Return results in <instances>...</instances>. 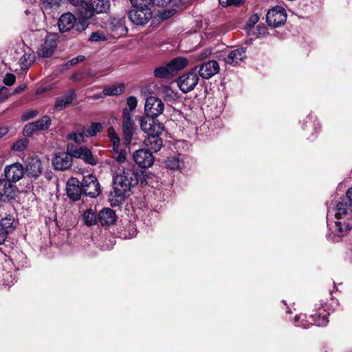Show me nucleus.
<instances>
[{
	"label": "nucleus",
	"mask_w": 352,
	"mask_h": 352,
	"mask_svg": "<svg viewBox=\"0 0 352 352\" xmlns=\"http://www.w3.org/2000/svg\"><path fill=\"white\" fill-rule=\"evenodd\" d=\"M8 132V129L6 127L0 128V138H1L3 135L7 134Z\"/></svg>",
	"instance_id": "obj_61"
},
{
	"label": "nucleus",
	"mask_w": 352,
	"mask_h": 352,
	"mask_svg": "<svg viewBox=\"0 0 352 352\" xmlns=\"http://www.w3.org/2000/svg\"><path fill=\"white\" fill-rule=\"evenodd\" d=\"M35 126H34L33 122H30L27 124L23 131V135L25 136H31L33 133L36 132L35 129Z\"/></svg>",
	"instance_id": "obj_45"
},
{
	"label": "nucleus",
	"mask_w": 352,
	"mask_h": 352,
	"mask_svg": "<svg viewBox=\"0 0 352 352\" xmlns=\"http://www.w3.org/2000/svg\"><path fill=\"white\" fill-rule=\"evenodd\" d=\"M89 40L91 42L104 41L107 40V37L103 32L97 31L91 34Z\"/></svg>",
	"instance_id": "obj_41"
},
{
	"label": "nucleus",
	"mask_w": 352,
	"mask_h": 352,
	"mask_svg": "<svg viewBox=\"0 0 352 352\" xmlns=\"http://www.w3.org/2000/svg\"><path fill=\"white\" fill-rule=\"evenodd\" d=\"M126 103L129 107V111L130 112L131 111H133L136 108L138 103L137 99L134 96H130L127 98Z\"/></svg>",
	"instance_id": "obj_51"
},
{
	"label": "nucleus",
	"mask_w": 352,
	"mask_h": 352,
	"mask_svg": "<svg viewBox=\"0 0 352 352\" xmlns=\"http://www.w3.org/2000/svg\"><path fill=\"white\" fill-rule=\"evenodd\" d=\"M109 9V0H91L89 4H86L83 16L86 19H91L94 14L106 13Z\"/></svg>",
	"instance_id": "obj_4"
},
{
	"label": "nucleus",
	"mask_w": 352,
	"mask_h": 352,
	"mask_svg": "<svg viewBox=\"0 0 352 352\" xmlns=\"http://www.w3.org/2000/svg\"><path fill=\"white\" fill-rule=\"evenodd\" d=\"M174 75L168 63L164 66L155 68V77L168 78Z\"/></svg>",
	"instance_id": "obj_34"
},
{
	"label": "nucleus",
	"mask_w": 352,
	"mask_h": 352,
	"mask_svg": "<svg viewBox=\"0 0 352 352\" xmlns=\"http://www.w3.org/2000/svg\"><path fill=\"white\" fill-rule=\"evenodd\" d=\"M81 185L82 192L86 196L95 198L99 195L100 184L96 177L91 175L84 177Z\"/></svg>",
	"instance_id": "obj_9"
},
{
	"label": "nucleus",
	"mask_w": 352,
	"mask_h": 352,
	"mask_svg": "<svg viewBox=\"0 0 352 352\" xmlns=\"http://www.w3.org/2000/svg\"><path fill=\"white\" fill-rule=\"evenodd\" d=\"M305 318V316L304 314L296 315L294 318V325L307 329L310 324L324 326L329 322L327 315L325 314V310H321L320 307H319L318 313L317 311L316 314L310 315L309 318L311 321H308Z\"/></svg>",
	"instance_id": "obj_2"
},
{
	"label": "nucleus",
	"mask_w": 352,
	"mask_h": 352,
	"mask_svg": "<svg viewBox=\"0 0 352 352\" xmlns=\"http://www.w3.org/2000/svg\"><path fill=\"white\" fill-rule=\"evenodd\" d=\"M133 157L136 164L142 168L151 167L154 163V156L148 149H139L133 153Z\"/></svg>",
	"instance_id": "obj_15"
},
{
	"label": "nucleus",
	"mask_w": 352,
	"mask_h": 352,
	"mask_svg": "<svg viewBox=\"0 0 352 352\" xmlns=\"http://www.w3.org/2000/svg\"><path fill=\"white\" fill-rule=\"evenodd\" d=\"M116 219V212L109 208H103L98 213V222L102 226H109L114 224Z\"/></svg>",
	"instance_id": "obj_24"
},
{
	"label": "nucleus",
	"mask_w": 352,
	"mask_h": 352,
	"mask_svg": "<svg viewBox=\"0 0 352 352\" xmlns=\"http://www.w3.org/2000/svg\"><path fill=\"white\" fill-rule=\"evenodd\" d=\"M4 175L6 179L13 183H16L23 177L25 175V168L21 163L16 162L10 165L6 166L4 168Z\"/></svg>",
	"instance_id": "obj_13"
},
{
	"label": "nucleus",
	"mask_w": 352,
	"mask_h": 352,
	"mask_svg": "<svg viewBox=\"0 0 352 352\" xmlns=\"http://www.w3.org/2000/svg\"><path fill=\"white\" fill-rule=\"evenodd\" d=\"M164 93L166 97H172L173 94H174V91L169 86H165L164 87Z\"/></svg>",
	"instance_id": "obj_57"
},
{
	"label": "nucleus",
	"mask_w": 352,
	"mask_h": 352,
	"mask_svg": "<svg viewBox=\"0 0 352 352\" xmlns=\"http://www.w3.org/2000/svg\"><path fill=\"white\" fill-rule=\"evenodd\" d=\"M14 219L11 215H8L3 218L0 221V229L7 234L10 233L14 229Z\"/></svg>",
	"instance_id": "obj_27"
},
{
	"label": "nucleus",
	"mask_w": 352,
	"mask_h": 352,
	"mask_svg": "<svg viewBox=\"0 0 352 352\" xmlns=\"http://www.w3.org/2000/svg\"><path fill=\"white\" fill-rule=\"evenodd\" d=\"M132 8H152L154 6V0H129Z\"/></svg>",
	"instance_id": "obj_38"
},
{
	"label": "nucleus",
	"mask_w": 352,
	"mask_h": 352,
	"mask_svg": "<svg viewBox=\"0 0 352 352\" xmlns=\"http://www.w3.org/2000/svg\"><path fill=\"white\" fill-rule=\"evenodd\" d=\"M137 182V175L133 171L129 169L119 170L113 177L115 196L124 199Z\"/></svg>",
	"instance_id": "obj_1"
},
{
	"label": "nucleus",
	"mask_w": 352,
	"mask_h": 352,
	"mask_svg": "<svg viewBox=\"0 0 352 352\" xmlns=\"http://www.w3.org/2000/svg\"><path fill=\"white\" fill-rule=\"evenodd\" d=\"M171 0H155V6L164 7L170 3Z\"/></svg>",
	"instance_id": "obj_54"
},
{
	"label": "nucleus",
	"mask_w": 352,
	"mask_h": 352,
	"mask_svg": "<svg viewBox=\"0 0 352 352\" xmlns=\"http://www.w3.org/2000/svg\"><path fill=\"white\" fill-rule=\"evenodd\" d=\"M115 154L113 155V158L118 162H124L126 160V152L124 150H121L120 151H114Z\"/></svg>",
	"instance_id": "obj_47"
},
{
	"label": "nucleus",
	"mask_w": 352,
	"mask_h": 352,
	"mask_svg": "<svg viewBox=\"0 0 352 352\" xmlns=\"http://www.w3.org/2000/svg\"><path fill=\"white\" fill-rule=\"evenodd\" d=\"M76 95L73 90L67 91L64 96L56 98L54 109L56 111H62L70 104L76 98Z\"/></svg>",
	"instance_id": "obj_25"
},
{
	"label": "nucleus",
	"mask_w": 352,
	"mask_h": 352,
	"mask_svg": "<svg viewBox=\"0 0 352 352\" xmlns=\"http://www.w3.org/2000/svg\"><path fill=\"white\" fill-rule=\"evenodd\" d=\"M330 214V210L328 207V210L327 213V225L329 226V229L331 230L333 236L335 238L334 241H338L341 237L344 236L345 234H346L347 232L351 229V226L346 223L345 222H342L337 221L334 223L333 225H330L329 223V217Z\"/></svg>",
	"instance_id": "obj_17"
},
{
	"label": "nucleus",
	"mask_w": 352,
	"mask_h": 352,
	"mask_svg": "<svg viewBox=\"0 0 352 352\" xmlns=\"http://www.w3.org/2000/svg\"><path fill=\"white\" fill-rule=\"evenodd\" d=\"M311 119H312V117H311V116H309L307 117V120H309V121H311ZM307 122H308V121H307Z\"/></svg>",
	"instance_id": "obj_64"
},
{
	"label": "nucleus",
	"mask_w": 352,
	"mask_h": 352,
	"mask_svg": "<svg viewBox=\"0 0 352 352\" xmlns=\"http://www.w3.org/2000/svg\"><path fill=\"white\" fill-rule=\"evenodd\" d=\"M122 120L124 139L126 144H129L134 133V122L131 119V114L127 108L123 109Z\"/></svg>",
	"instance_id": "obj_14"
},
{
	"label": "nucleus",
	"mask_w": 352,
	"mask_h": 352,
	"mask_svg": "<svg viewBox=\"0 0 352 352\" xmlns=\"http://www.w3.org/2000/svg\"><path fill=\"white\" fill-rule=\"evenodd\" d=\"M127 16L133 24L144 25L152 19L153 12L151 8H132L127 12Z\"/></svg>",
	"instance_id": "obj_3"
},
{
	"label": "nucleus",
	"mask_w": 352,
	"mask_h": 352,
	"mask_svg": "<svg viewBox=\"0 0 352 352\" xmlns=\"http://www.w3.org/2000/svg\"><path fill=\"white\" fill-rule=\"evenodd\" d=\"M108 135L112 143L113 151H117L120 146V138L115 131L113 127L111 126L108 129Z\"/></svg>",
	"instance_id": "obj_36"
},
{
	"label": "nucleus",
	"mask_w": 352,
	"mask_h": 352,
	"mask_svg": "<svg viewBox=\"0 0 352 352\" xmlns=\"http://www.w3.org/2000/svg\"><path fill=\"white\" fill-rule=\"evenodd\" d=\"M102 94H95L94 96H92L93 99L94 100H97V99H100V98H102Z\"/></svg>",
	"instance_id": "obj_62"
},
{
	"label": "nucleus",
	"mask_w": 352,
	"mask_h": 352,
	"mask_svg": "<svg viewBox=\"0 0 352 352\" xmlns=\"http://www.w3.org/2000/svg\"><path fill=\"white\" fill-rule=\"evenodd\" d=\"M220 70L219 65L216 60H209L199 66V75L204 79H209L218 74Z\"/></svg>",
	"instance_id": "obj_16"
},
{
	"label": "nucleus",
	"mask_w": 352,
	"mask_h": 352,
	"mask_svg": "<svg viewBox=\"0 0 352 352\" xmlns=\"http://www.w3.org/2000/svg\"><path fill=\"white\" fill-rule=\"evenodd\" d=\"M125 85L124 83L113 85L103 89L102 94L105 96H118L124 91Z\"/></svg>",
	"instance_id": "obj_31"
},
{
	"label": "nucleus",
	"mask_w": 352,
	"mask_h": 352,
	"mask_svg": "<svg viewBox=\"0 0 352 352\" xmlns=\"http://www.w3.org/2000/svg\"><path fill=\"white\" fill-rule=\"evenodd\" d=\"M175 13V9L165 10L162 12H159L157 14V17L160 21H164L174 16Z\"/></svg>",
	"instance_id": "obj_42"
},
{
	"label": "nucleus",
	"mask_w": 352,
	"mask_h": 352,
	"mask_svg": "<svg viewBox=\"0 0 352 352\" xmlns=\"http://www.w3.org/2000/svg\"><path fill=\"white\" fill-rule=\"evenodd\" d=\"M195 69H193L195 71ZM199 76L195 72H187L180 76L177 80V85L183 93H188L196 87Z\"/></svg>",
	"instance_id": "obj_5"
},
{
	"label": "nucleus",
	"mask_w": 352,
	"mask_h": 352,
	"mask_svg": "<svg viewBox=\"0 0 352 352\" xmlns=\"http://www.w3.org/2000/svg\"><path fill=\"white\" fill-rule=\"evenodd\" d=\"M85 135L83 130L79 133H69L67 136V139L72 140L78 144H80L84 142V138Z\"/></svg>",
	"instance_id": "obj_40"
},
{
	"label": "nucleus",
	"mask_w": 352,
	"mask_h": 352,
	"mask_svg": "<svg viewBox=\"0 0 352 352\" xmlns=\"http://www.w3.org/2000/svg\"><path fill=\"white\" fill-rule=\"evenodd\" d=\"M286 19V10L281 6L272 8L266 14V22L271 27L276 28L283 25Z\"/></svg>",
	"instance_id": "obj_6"
},
{
	"label": "nucleus",
	"mask_w": 352,
	"mask_h": 352,
	"mask_svg": "<svg viewBox=\"0 0 352 352\" xmlns=\"http://www.w3.org/2000/svg\"><path fill=\"white\" fill-rule=\"evenodd\" d=\"M141 92L142 95L146 96L144 106L145 113H154L153 112V107L154 105V97L148 96L151 94V93L148 91V89L147 87H143L141 90Z\"/></svg>",
	"instance_id": "obj_30"
},
{
	"label": "nucleus",
	"mask_w": 352,
	"mask_h": 352,
	"mask_svg": "<svg viewBox=\"0 0 352 352\" xmlns=\"http://www.w3.org/2000/svg\"><path fill=\"white\" fill-rule=\"evenodd\" d=\"M33 60L31 54L25 53L19 59V65L21 69H28L32 65Z\"/></svg>",
	"instance_id": "obj_37"
},
{
	"label": "nucleus",
	"mask_w": 352,
	"mask_h": 352,
	"mask_svg": "<svg viewBox=\"0 0 352 352\" xmlns=\"http://www.w3.org/2000/svg\"><path fill=\"white\" fill-rule=\"evenodd\" d=\"M102 129L101 124L93 122L88 129L83 128V132L86 137H92L96 135Z\"/></svg>",
	"instance_id": "obj_35"
},
{
	"label": "nucleus",
	"mask_w": 352,
	"mask_h": 352,
	"mask_svg": "<svg viewBox=\"0 0 352 352\" xmlns=\"http://www.w3.org/2000/svg\"><path fill=\"white\" fill-rule=\"evenodd\" d=\"M168 135L164 124L155 122V153L161 149L164 142H167Z\"/></svg>",
	"instance_id": "obj_26"
},
{
	"label": "nucleus",
	"mask_w": 352,
	"mask_h": 352,
	"mask_svg": "<svg viewBox=\"0 0 352 352\" xmlns=\"http://www.w3.org/2000/svg\"><path fill=\"white\" fill-rule=\"evenodd\" d=\"M142 175H143L142 182H144L146 184H148V185H149L150 184L152 183V181L151 180V177H150L147 175L146 171L142 172Z\"/></svg>",
	"instance_id": "obj_56"
},
{
	"label": "nucleus",
	"mask_w": 352,
	"mask_h": 352,
	"mask_svg": "<svg viewBox=\"0 0 352 352\" xmlns=\"http://www.w3.org/2000/svg\"><path fill=\"white\" fill-rule=\"evenodd\" d=\"M251 20H252V21H253L254 23H256V22L258 21V16H253V17L251 19Z\"/></svg>",
	"instance_id": "obj_63"
},
{
	"label": "nucleus",
	"mask_w": 352,
	"mask_h": 352,
	"mask_svg": "<svg viewBox=\"0 0 352 352\" xmlns=\"http://www.w3.org/2000/svg\"><path fill=\"white\" fill-rule=\"evenodd\" d=\"M155 102H157V108H155V118L161 115L164 110V104L161 99L155 97Z\"/></svg>",
	"instance_id": "obj_49"
},
{
	"label": "nucleus",
	"mask_w": 352,
	"mask_h": 352,
	"mask_svg": "<svg viewBox=\"0 0 352 352\" xmlns=\"http://www.w3.org/2000/svg\"><path fill=\"white\" fill-rule=\"evenodd\" d=\"M166 166L170 170H179L184 168V163L178 157H170L166 160Z\"/></svg>",
	"instance_id": "obj_33"
},
{
	"label": "nucleus",
	"mask_w": 352,
	"mask_h": 352,
	"mask_svg": "<svg viewBox=\"0 0 352 352\" xmlns=\"http://www.w3.org/2000/svg\"><path fill=\"white\" fill-rule=\"evenodd\" d=\"M188 63V60L182 57L175 58L168 63L174 74H175L177 72L183 69L184 67H186Z\"/></svg>",
	"instance_id": "obj_28"
},
{
	"label": "nucleus",
	"mask_w": 352,
	"mask_h": 352,
	"mask_svg": "<svg viewBox=\"0 0 352 352\" xmlns=\"http://www.w3.org/2000/svg\"><path fill=\"white\" fill-rule=\"evenodd\" d=\"M85 56H82V55H79L75 58H73L72 59H71L70 60H69L66 64L65 65L67 67H69V66H74L75 65H76L78 63H80V62H82L84 60H85Z\"/></svg>",
	"instance_id": "obj_50"
},
{
	"label": "nucleus",
	"mask_w": 352,
	"mask_h": 352,
	"mask_svg": "<svg viewBox=\"0 0 352 352\" xmlns=\"http://www.w3.org/2000/svg\"><path fill=\"white\" fill-rule=\"evenodd\" d=\"M246 57V48L241 47L230 51L225 61L229 65L236 66L243 62Z\"/></svg>",
	"instance_id": "obj_20"
},
{
	"label": "nucleus",
	"mask_w": 352,
	"mask_h": 352,
	"mask_svg": "<svg viewBox=\"0 0 352 352\" xmlns=\"http://www.w3.org/2000/svg\"><path fill=\"white\" fill-rule=\"evenodd\" d=\"M335 217L337 219L348 218L352 213V203H349L345 199H341L335 208Z\"/></svg>",
	"instance_id": "obj_23"
},
{
	"label": "nucleus",
	"mask_w": 352,
	"mask_h": 352,
	"mask_svg": "<svg viewBox=\"0 0 352 352\" xmlns=\"http://www.w3.org/2000/svg\"><path fill=\"white\" fill-rule=\"evenodd\" d=\"M76 19L71 12L63 14L58 19V27L61 32H67L74 28Z\"/></svg>",
	"instance_id": "obj_21"
},
{
	"label": "nucleus",
	"mask_w": 352,
	"mask_h": 352,
	"mask_svg": "<svg viewBox=\"0 0 352 352\" xmlns=\"http://www.w3.org/2000/svg\"><path fill=\"white\" fill-rule=\"evenodd\" d=\"M66 190L67 196L73 201L79 200L83 194L80 182L75 178L69 179Z\"/></svg>",
	"instance_id": "obj_19"
},
{
	"label": "nucleus",
	"mask_w": 352,
	"mask_h": 352,
	"mask_svg": "<svg viewBox=\"0 0 352 352\" xmlns=\"http://www.w3.org/2000/svg\"><path fill=\"white\" fill-rule=\"evenodd\" d=\"M212 54V50L210 48H205L202 50L198 54L196 55L197 60H202L206 58Z\"/></svg>",
	"instance_id": "obj_48"
},
{
	"label": "nucleus",
	"mask_w": 352,
	"mask_h": 352,
	"mask_svg": "<svg viewBox=\"0 0 352 352\" xmlns=\"http://www.w3.org/2000/svg\"><path fill=\"white\" fill-rule=\"evenodd\" d=\"M28 144L27 139H21L12 144V148L15 151H23L26 148Z\"/></svg>",
	"instance_id": "obj_39"
},
{
	"label": "nucleus",
	"mask_w": 352,
	"mask_h": 352,
	"mask_svg": "<svg viewBox=\"0 0 352 352\" xmlns=\"http://www.w3.org/2000/svg\"><path fill=\"white\" fill-rule=\"evenodd\" d=\"M7 234L0 229V244L4 243L7 238Z\"/></svg>",
	"instance_id": "obj_59"
},
{
	"label": "nucleus",
	"mask_w": 352,
	"mask_h": 352,
	"mask_svg": "<svg viewBox=\"0 0 352 352\" xmlns=\"http://www.w3.org/2000/svg\"><path fill=\"white\" fill-rule=\"evenodd\" d=\"M38 115V112L36 110H31L27 111L22 116V120L26 121L28 120L35 118Z\"/></svg>",
	"instance_id": "obj_52"
},
{
	"label": "nucleus",
	"mask_w": 352,
	"mask_h": 352,
	"mask_svg": "<svg viewBox=\"0 0 352 352\" xmlns=\"http://www.w3.org/2000/svg\"><path fill=\"white\" fill-rule=\"evenodd\" d=\"M18 192V188L9 179H0V199L10 201L14 199Z\"/></svg>",
	"instance_id": "obj_11"
},
{
	"label": "nucleus",
	"mask_w": 352,
	"mask_h": 352,
	"mask_svg": "<svg viewBox=\"0 0 352 352\" xmlns=\"http://www.w3.org/2000/svg\"><path fill=\"white\" fill-rule=\"evenodd\" d=\"M219 1L223 6H239L244 3V0H219Z\"/></svg>",
	"instance_id": "obj_44"
},
{
	"label": "nucleus",
	"mask_w": 352,
	"mask_h": 352,
	"mask_svg": "<svg viewBox=\"0 0 352 352\" xmlns=\"http://www.w3.org/2000/svg\"><path fill=\"white\" fill-rule=\"evenodd\" d=\"M84 223L87 226H92L98 222V214L91 208L87 209L82 215Z\"/></svg>",
	"instance_id": "obj_29"
},
{
	"label": "nucleus",
	"mask_w": 352,
	"mask_h": 352,
	"mask_svg": "<svg viewBox=\"0 0 352 352\" xmlns=\"http://www.w3.org/2000/svg\"><path fill=\"white\" fill-rule=\"evenodd\" d=\"M26 85L25 84L20 85L18 86L14 91L13 94H18L21 91H24L26 89Z\"/></svg>",
	"instance_id": "obj_58"
},
{
	"label": "nucleus",
	"mask_w": 352,
	"mask_h": 352,
	"mask_svg": "<svg viewBox=\"0 0 352 352\" xmlns=\"http://www.w3.org/2000/svg\"><path fill=\"white\" fill-rule=\"evenodd\" d=\"M154 113H145L140 120L141 129L147 134L144 143L146 146L151 145L154 142Z\"/></svg>",
	"instance_id": "obj_7"
},
{
	"label": "nucleus",
	"mask_w": 352,
	"mask_h": 352,
	"mask_svg": "<svg viewBox=\"0 0 352 352\" xmlns=\"http://www.w3.org/2000/svg\"><path fill=\"white\" fill-rule=\"evenodd\" d=\"M61 1L62 0H45V3L51 8H53L59 6Z\"/></svg>",
	"instance_id": "obj_53"
},
{
	"label": "nucleus",
	"mask_w": 352,
	"mask_h": 352,
	"mask_svg": "<svg viewBox=\"0 0 352 352\" xmlns=\"http://www.w3.org/2000/svg\"><path fill=\"white\" fill-rule=\"evenodd\" d=\"M41 161L37 157L30 158L26 164L25 173L28 177L36 178L42 173Z\"/></svg>",
	"instance_id": "obj_22"
},
{
	"label": "nucleus",
	"mask_w": 352,
	"mask_h": 352,
	"mask_svg": "<svg viewBox=\"0 0 352 352\" xmlns=\"http://www.w3.org/2000/svg\"><path fill=\"white\" fill-rule=\"evenodd\" d=\"M3 83L7 86H11L14 84L16 81V76L14 74L8 73L3 78Z\"/></svg>",
	"instance_id": "obj_46"
},
{
	"label": "nucleus",
	"mask_w": 352,
	"mask_h": 352,
	"mask_svg": "<svg viewBox=\"0 0 352 352\" xmlns=\"http://www.w3.org/2000/svg\"><path fill=\"white\" fill-rule=\"evenodd\" d=\"M73 157L70 152H58L55 154L52 164L56 170H65L72 166Z\"/></svg>",
	"instance_id": "obj_12"
},
{
	"label": "nucleus",
	"mask_w": 352,
	"mask_h": 352,
	"mask_svg": "<svg viewBox=\"0 0 352 352\" xmlns=\"http://www.w3.org/2000/svg\"><path fill=\"white\" fill-rule=\"evenodd\" d=\"M72 5L75 6H82L84 7V4H87L85 2V0H68Z\"/></svg>",
	"instance_id": "obj_55"
},
{
	"label": "nucleus",
	"mask_w": 352,
	"mask_h": 352,
	"mask_svg": "<svg viewBox=\"0 0 352 352\" xmlns=\"http://www.w3.org/2000/svg\"><path fill=\"white\" fill-rule=\"evenodd\" d=\"M36 131L48 129L51 124V118L48 116H44L38 120L32 122Z\"/></svg>",
	"instance_id": "obj_32"
},
{
	"label": "nucleus",
	"mask_w": 352,
	"mask_h": 352,
	"mask_svg": "<svg viewBox=\"0 0 352 352\" xmlns=\"http://www.w3.org/2000/svg\"><path fill=\"white\" fill-rule=\"evenodd\" d=\"M348 202L352 203V187L350 188L346 192V199Z\"/></svg>",
	"instance_id": "obj_60"
},
{
	"label": "nucleus",
	"mask_w": 352,
	"mask_h": 352,
	"mask_svg": "<svg viewBox=\"0 0 352 352\" xmlns=\"http://www.w3.org/2000/svg\"><path fill=\"white\" fill-rule=\"evenodd\" d=\"M58 36L55 34H48L44 40V43L38 50L39 56L47 58L51 56L57 46Z\"/></svg>",
	"instance_id": "obj_10"
},
{
	"label": "nucleus",
	"mask_w": 352,
	"mask_h": 352,
	"mask_svg": "<svg viewBox=\"0 0 352 352\" xmlns=\"http://www.w3.org/2000/svg\"><path fill=\"white\" fill-rule=\"evenodd\" d=\"M67 151H69L74 157L82 159L88 164L94 166L98 164V160L94 157L91 150L86 146L74 148V145H68Z\"/></svg>",
	"instance_id": "obj_8"
},
{
	"label": "nucleus",
	"mask_w": 352,
	"mask_h": 352,
	"mask_svg": "<svg viewBox=\"0 0 352 352\" xmlns=\"http://www.w3.org/2000/svg\"><path fill=\"white\" fill-rule=\"evenodd\" d=\"M82 17L84 18V19L80 20L79 21L76 22L75 25L74 27L75 30L78 33L82 32L84 30H85L88 28V25H89V24L87 21V19H86L83 16H82Z\"/></svg>",
	"instance_id": "obj_43"
},
{
	"label": "nucleus",
	"mask_w": 352,
	"mask_h": 352,
	"mask_svg": "<svg viewBox=\"0 0 352 352\" xmlns=\"http://www.w3.org/2000/svg\"><path fill=\"white\" fill-rule=\"evenodd\" d=\"M108 29L111 36L113 38L122 36L127 33V28L124 25L123 19L111 18L109 24Z\"/></svg>",
	"instance_id": "obj_18"
}]
</instances>
